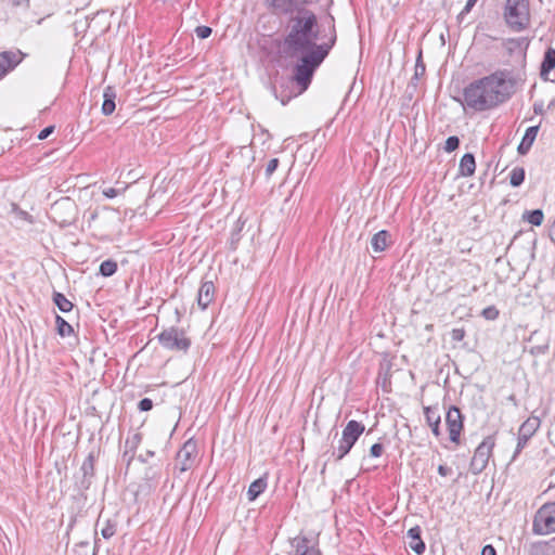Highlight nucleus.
Instances as JSON below:
<instances>
[{
  "instance_id": "nucleus-1",
  "label": "nucleus",
  "mask_w": 555,
  "mask_h": 555,
  "mask_svg": "<svg viewBox=\"0 0 555 555\" xmlns=\"http://www.w3.org/2000/svg\"><path fill=\"white\" fill-rule=\"evenodd\" d=\"M320 38V24L318 15L308 8H300L296 14L288 18L286 24V34L283 39V50L297 62L293 68L292 81L298 87L295 94L278 95L275 87L273 91L275 98L286 105L293 96L305 92L314 76V73L327 57L331 50L337 41V33L334 17L331 16V24L324 34V40L318 43Z\"/></svg>"
},
{
  "instance_id": "nucleus-2",
  "label": "nucleus",
  "mask_w": 555,
  "mask_h": 555,
  "mask_svg": "<svg viewBox=\"0 0 555 555\" xmlns=\"http://www.w3.org/2000/svg\"><path fill=\"white\" fill-rule=\"evenodd\" d=\"M519 80L512 70L498 69L466 86L463 90L464 103L475 112L493 109L512 98Z\"/></svg>"
},
{
  "instance_id": "nucleus-3",
  "label": "nucleus",
  "mask_w": 555,
  "mask_h": 555,
  "mask_svg": "<svg viewBox=\"0 0 555 555\" xmlns=\"http://www.w3.org/2000/svg\"><path fill=\"white\" fill-rule=\"evenodd\" d=\"M503 16L514 31L525 30L530 23L529 0H506Z\"/></svg>"
},
{
  "instance_id": "nucleus-4",
  "label": "nucleus",
  "mask_w": 555,
  "mask_h": 555,
  "mask_svg": "<svg viewBox=\"0 0 555 555\" xmlns=\"http://www.w3.org/2000/svg\"><path fill=\"white\" fill-rule=\"evenodd\" d=\"M159 345L169 351L186 353L191 347V339L183 328L170 326L156 336Z\"/></svg>"
},
{
  "instance_id": "nucleus-5",
  "label": "nucleus",
  "mask_w": 555,
  "mask_h": 555,
  "mask_svg": "<svg viewBox=\"0 0 555 555\" xmlns=\"http://www.w3.org/2000/svg\"><path fill=\"white\" fill-rule=\"evenodd\" d=\"M532 531L540 535L555 532V501L544 503L537 511L533 517Z\"/></svg>"
},
{
  "instance_id": "nucleus-6",
  "label": "nucleus",
  "mask_w": 555,
  "mask_h": 555,
  "mask_svg": "<svg viewBox=\"0 0 555 555\" xmlns=\"http://www.w3.org/2000/svg\"><path fill=\"white\" fill-rule=\"evenodd\" d=\"M494 446V438L492 436H488L477 447L469 464V469L474 475H478L486 469Z\"/></svg>"
},
{
  "instance_id": "nucleus-7",
  "label": "nucleus",
  "mask_w": 555,
  "mask_h": 555,
  "mask_svg": "<svg viewBox=\"0 0 555 555\" xmlns=\"http://www.w3.org/2000/svg\"><path fill=\"white\" fill-rule=\"evenodd\" d=\"M96 461V454L95 451H90L85 461L82 462L79 473L75 475V487L77 490L82 493L83 491H87L94 479L95 476V469L94 464Z\"/></svg>"
},
{
  "instance_id": "nucleus-8",
  "label": "nucleus",
  "mask_w": 555,
  "mask_h": 555,
  "mask_svg": "<svg viewBox=\"0 0 555 555\" xmlns=\"http://www.w3.org/2000/svg\"><path fill=\"white\" fill-rule=\"evenodd\" d=\"M446 424L448 427L450 441L459 444L461 433L464 426V416L457 406L451 405L449 408L446 414Z\"/></svg>"
},
{
  "instance_id": "nucleus-9",
  "label": "nucleus",
  "mask_w": 555,
  "mask_h": 555,
  "mask_svg": "<svg viewBox=\"0 0 555 555\" xmlns=\"http://www.w3.org/2000/svg\"><path fill=\"white\" fill-rule=\"evenodd\" d=\"M269 10L278 16L292 17L300 8H307V1L300 0H266Z\"/></svg>"
},
{
  "instance_id": "nucleus-10",
  "label": "nucleus",
  "mask_w": 555,
  "mask_h": 555,
  "mask_svg": "<svg viewBox=\"0 0 555 555\" xmlns=\"http://www.w3.org/2000/svg\"><path fill=\"white\" fill-rule=\"evenodd\" d=\"M197 453L196 442L189 439L177 453V467L181 473L191 469L195 463Z\"/></svg>"
},
{
  "instance_id": "nucleus-11",
  "label": "nucleus",
  "mask_w": 555,
  "mask_h": 555,
  "mask_svg": "<svg viewBox=\"0 0 555 555\" xmlns=\"http://www.w3.org/2000/svg\"><path fill=\"white\" fill-rule=\"evenodd\" d=\"M294 555H322L321 551L312 545L310 540L304 535H297L291 540Z\"/></svg>"
},
{
  "instance_id": "nucleus-12",
  "label": "nucleus",
  "mask_w": 555,
  "mask_h": 555,
  "mask_svg": "<svg viewBox=\"0 0 555 555\" xmlns=\"http://www.w3.org/2000/svg\"><path fill=\"white\" fill-rule=\"evenodd\" d=\"M22 61V53L4 51L0 53V79L16 67Z\"/></svg>"
},
{
  "instance_id": "nucleus-13",
  "label": "nucleus",
  "mask_w": 555,
  "mask_h": 555,
  "mask_svg": "<svg viewBox=\"0 0 555 555\" xmlns=\"http://www.w3.org/2000/svg\"><path fill=\"white\" fill-rule=\"evenodd\" d=\"M364 425L361 422L351 420L347 423L341 433V438L351 447L356 444L360 436L364 433Z\"/></svg>"
},
{
  "instance_id": "nucleus-14",
  "label": "nucleus",
  "mask_w": 555,
  "mask_h": 555,
  "mask_svg": "<svg viewBox=\"0 0 555 555\" xmlns=\"http://www.w3.org/2000/svg\"><path fill=\"white\" fill-rule=\"evenodd\" d=\"M422 529L420 526L410 528L406 532L409 539V547L417 555H422L425 552L426 545L421 537Z\"/></svg>"
},
{
  "instance_id": "nucleus-15",
  "label": "nucleus",
  "mask_w": 555,
  "mask_h": 555,
  "mask_svg": "<svg viewBox=\"0 0 555 555\" xmlns=\"http://www.w3.org/2000/svg\"><path fill=\"white\" fill-rule=\"evenodd\" d=\"M215 298V285L211 281L203 282L197 294V305L205 310Z\"/></svg>"
},
{
  "instance_id": "nucleus-16",
  "label": "nucleus",
  "mask_w": 555,
  "mask_h": 555,
  "mask_svg": "<svg viewBox=\"0 0 555 555\" xmlns=\"http://www.w3.org/2000/svg\"><path fill=\"white\" fill-rule=\"evenodd\" d=\"M424 415H425V418H426V423L431 428L433 434L436 437H439L440 434H441V430H440L441 414L439 412L438 405L425 406L424 408Z\"/></svg>"
},
{
  "instance_id": "nucleus-17",
  "label": "nucleus",
  "mask_w": 555,
  "mask_h": 555,
  "mask_svg": "<svg viewBox=\"0 0 555 555\" xmlns=\"http://www.w3.org/2000/svg\"><path fill=\"white\" fill-rule=\"evenodd\" d=\"M539 128H540V125H537V126H531L526 130V132L517 147V152L520 155H526L530 151V149L538 135Z\"/></svg>"
},
{
  "instance_id": "nucleus-18",
  "label": "nucleus",
  "mask_w": 555,
  "mask_h": 555,
  "mask_svg": "<svg viewBox=\"0 0 555 555\" xmlns=\"http://www.w3.org/2000/svg\"><path fill=\"white\" fill-rule=\"evenodd\" d=\"M555 68V49L548 48L543 55L540 65V76L542 79L547 80L550 73Z\"/></svg>"
},
{
  "instance_id": "nucleus-19",
  "label": "nucleus",
  "mask_w": 555,
  "mask_h": 555,
  "mask_svg": "<svg viewBox=\"0 0 555 555\" xmlns=\"http://www.w3.org/2000/svg\"><path fill=\"white\" fill-rule=\"evenodd\" d=\"M116 91L113 87L108 86L104 89L103 92V104H102V114L105 116H109L114 113L116 108Z\"/></svg>"
},
{
  "instance_id": "nucleus-20",
  "label": "nucleus",
  "mask_w": 555,
  "mask_h": 555,
  "mask_svg": "<svg viewBox=\"0 0 555 555\" xmlns=\"http://www.w3.org/2000/svg\"><path fill=\"white\" fill-rule=\"evenodd\" d=\"M528 555H555V540L530 544Z\"/></svg>"
},
{
  "instance_id": "nucleus-21",
  "label": "nucleus",
  "mask_w": 555,
  "mask_h": 555,
  "mask_svg": "<svg viewBox=\"0 0 555 555\" xmlns=\"http://www.w3.org/2000/svg\"><path fill=\"white\" fill-rule=\"evenodd\" d=\"M476 169V160L473 153H466L462 156L460 166H459V173L462 177H470L475 173Z\"/></svg>"
},
{
  "instance_id": "nucleus-22",
  "label": "nucleus",
  "mask_w": 555,
  "mask_h": 555,
  "mask_svg": "<svg viewBox=\"0 0 555 555\" xmlns=\"http://www.w3.org/2000/svg\"><path fill=\"white\" fill-rule=\"evenodd\" d=\"M351 449L352 447L348 442H345L340 437L337 448H333L332 451L326 452L330 453L328 461L332 460L334 463H338L350 452Z\"/></svg>"
},
{
  "instance_id": "nucleus-23",
  "label": "nucleus",
  "mask_w": 555,
  "mask_h": 555,
  "mask_svg": "<svg viewBox=\"0 0 555 555\" xmlns=\"http://www.w3.org/2000/svg\"><path fill=\"white\" fill-rule=\"evenodd\" d=\"M390 234L386 230H380L375 233L371 240L372 248L375 253L384 251L388 246Z\"/></svg>"
},
{
  "instance_id": "nucleus-24",
  "label": "nucleus",
  "mask_w": 555,
  "mask_h": 555,
  "mask_svg": "<svg viewBox=\"0 0 555 555\" xmlns=\"http://www.w3.org/2000/svg\"><path fill=\"white\" fill-rule=\"evenodd\" d=\"M541 425V421L538 416L528 417L519 427L518 433L528 437H532Z\"/></svg>"
},
{
  "instance_id": "nucleus-25",
  "label": "nucleus",
  "mask_w": 555,
  "mask_h": 555,
  "mask_svg": "<svg viewBox=\"0 0 555 555\" xmlns=\"http://www.w3.org/2000/svg\"><path fill=\"white\" fill-rule=\"evenodd\" d=\"M267 477H260L254 480L248 488L247 496L249 501H255L267 488Z\"/></svg>"
},
{
  "instance_id": "nucleus-26",
  "label": "nucleus",
  "mask_w": 555,
  "mask_h": 555,
  "mask_svg": "<svg viewBox=\"0 0 555 555\" xmlns=\"http://www.w3.org/2000/svg\"><path fill=\"white\" fill-rule=\"evenodd\" d=\"M505 47L509 53L520 51L525 54L529 47V40L526 37L509 38L505 41Z\"/></svg>"
},
{
  "instance_id": "nucleus-27",
  "label": "nucleus",
  "mask_w": 555,
  "mask_h": 555,
  "mask_svg": "<svg viewBox=\"0 0 555 555\" xmlns=\"http://www.w3.org/2000/svg\"><path fill=\"white\" fill-rule=\"evenodd\" d=\"M52 301L57 307V309L63 313H68L74 308V304L70 300H68L64 294L60 292L53 293Z\"/></svg>"
},
{
  "instance_id": "nucleus-28",
  "label": "nucleus",
  "mask_w": 555,
  "mask_h": 555,
  "mask_svg": "<svg viewBox=\"0 0 555 555\" xmlns=\"http://www.w3.org/2000/svg\"><path fill=\"white\" fill-rule=\"evenodd\" d=\"M56 332L61 337L70 336L74 334L73 326L61 315H55Z\"/></svg>"
},
{
  "instance_id": "nucleus-29",
  "label": "nucleus",
  "mask_w": 555,
  "mask_h": 555,
  "mask_svg": "<svg viewBox=\"0 0 555 555\" xmlns=\"http://www.w3.org/2000/svg\"><path fill=\"white\" fill-rule=\"evenodd\" d=\"M244 222L238 219L231 231V236L229 240V247L231 250H236L238 243L241 241V232L243 230Z\"/></svg>"
},
{
  "instance_id": "nucleus-30",
  "label": "nucleus",
  "mask_w": 555,
  "mask_h": 555,
  "mask_svg": "<svg viewBox=\"0 0 555 555\" xmlns=\"http://www.w3.org/2000/svg\"><path fill=\"white\" fill-rule=\"evenodd\" d=\"M524 219L532 225H541L544 219V214L541 209L527 210L524 214Z\"/></svg>"
},
{
  "instance_id": "nucleus-31",
  "label": "nucleus",
  "mask_w": 555,
  "mask_h": 555,
  "mask_svg": "<svg viewBox=\"0 0 555 555\" xmlns=\"http://www.w3.org/2000/svg\"><path fill=\"white\" fill-rule=\"evenodd\" d=\"M117 262L113 259H107V260H104L101 264H100V268H99V273L102 275V276H105V278H109L112 275H114L117 271Z\"/></svg>"
},
{
  "instance_id": "nucleus-32",
  "label": "nucleus",
  "mask_w": 555,
  "mask_h": 555,
  "mask_svg": "<svg viewBox=\"0 0 555 555\" xmlns=\"http://www.w3.org/2000/svg\"><path fill=\"white\" fill-rule=\"evenodd\" d=\"M525 169L522 167H515L509 173V183L513 188L520 186L525 180Z\"/></svg>"
},
{
  "instance_id": "nucleus-33",
  "label": "nucleus",
  "mask_w": 555,
  "mask_h": 555,
  "mask_svg": "<svg viewBox=\"0 0 555 555\" xmlns=\"http://www.w3.org/2000/svg\"><path fill=\"white\" fill-rule=\"evenodd\" d=\"M142 441V434L134 431L125 440V450L135 452Z\"/></svg>"
},
{
  "instance_id": "nucleus-34",
  "label": "nucleus",
  "mask_w": 555,
  "mask_h": 555,
  "mask_svg": "<svg viewBox=\"0 0 555 555\" xmlns=\"http://www.w3.org/2000/svg\"><path fill=\"white\" fill-rule=\"evenodd\" d=\"M61 209H64L69 212H75L76 206L73 202H70L68 198H66L62 202H56L52 207L53 212H57Z\"/></svg>"
},
{
  "instance_id": "nucleus-35",
  "label": "nucleus",
  "mask_w": 555,
  "mask_h": 555,
  "mask_svg": "<svg viewBox=\"0 0 555 555\" xmlns=\"http://www.w3.org/2000/svg\"><path fill=\"white\" fill-rule=\"evenodd\" d=\"M116 532V522L106 520L105 526L101 530V534L104 539L112 538Z\"/></svg>"
},
{
  "instance_id": "nucleus-36",
  "label": "nucleus",
  "mask_w": 555,
  "mask_h": 555,
  "mask_svg": "<svg viewBox=\"0 0 555 555\" xmlns=\"http://www.w3.org/2000/svg\"><path fill=\"white\" fill-rule=\"evenodd\" d=\"M530 440V437L528 436H525V435H520L518 433V437H517V446H516V449H515V452L513 454V457L512 460L514 461L517 455L522 451V449L527 446L528 441Z\"/></svg>"
},
{
  "instance_id": "nucleus-37",
  "label": "nucleus",
  "mask_w": 555,
  "mask_h": 555,
  "mask_svg": "<svg viewBox=\"0 0 555 555\" xmlns=\"http://www.w3.org/2000/svg\"><path fill=\"white\" fill-rule=\"evenodd\" d=\"M460 146V139L456 135H451L446 140L444 151L447 153H452L457 150Z\"/></svg>"
},
{
  "instance_id": "nucleus-38",
  "label": "nucleus",
  "mask_w": 555,
  "mask_h": 555,
  "mask_svg": "<svg viewBox=\"0 0 555 555\" xmlns=\"http://www.w3.org/2000/svg\"><path fill=\"white\" fill-rule=\"evenodd\" d=\"M481 315L492 321L499 317V310L494 306H489L482 310Z\"/></svg>"
},
{
  "instance_id": "nucleus-39",
  "label": "nucleus",
  "mask_w": 555,
  "mask_h": 555,
  "mask_svg": "<svg viewBox=\"0 0 555 555\" xmlns=\"http://www.w3.org/2000/svg\"><path fill=\"white\" fill-rule=\"evenodd\" d=\"M212 33V29L209 26H197L195 28V34L199 39L208 38Z\"/></svg>"
},
{
  "instance_id": "nucleus-40",
  "label": "nucleus",
  "mask_w": 555,
  "mask_h": 555,
  "mask_svg": "<svg viewBox=\"0 0 555 555\" xmlns=\"http://www.w3.org/2000/svg\"><path fill=\"white\" fill-rule=\"evenodd\" d=\"M451 339L454 343L462 341L466 335V332L463 327L460 328H453L450 333Z\"/></svg>"
},
{
  "instance_id": "nucleus-41",
  "label": "nucleus",
  "mask_w": 555,
  "mask_h": 555,
  "mask_svg": "<svg viewBox=\"0 0 555 555\" xmlns=\"http://www.w3.org/2000/svg\"><path fill=\"white\" fill-rule=\"evenodd\" d=\"M279 158H271L266 166V176L269 178L279 167Z\"/></svg>"
},
{
  "instance_id": "nucleus-42",
  "label": "nucleus",
  "mask_w": 555,
  "mask_h": 555,
  "mask_svg": "<svg viewBox=\"0 0 555 555\" xmlns=\"http://www.w3.org/2000/svg\"><path fill=\"white\" fill-rule=\"evenodd\" d=\"M138 409L141 412H147L153 409V401L150 398H143L138 403Z\"/></svg>"
},
{
  "instance_id": "nucleus-43",
  "label": "nucleus",
  "mask_w": 555,
  "mask_h": 555,
  "mask_svg": "<svg viewBox=\"0 0 555 555\" xmlns=\"http://www.w3.org/2000/svg\"><path fill=\"white\" fill-rule=\"evenodd\" d=\"M384 452V446L379 442L374 443L370 449V455L372 457H379Z\"/></svg>"
},
{
  "instance_id": "nucleus-44",
  "label": "nucleus",
  "mask_w": 555,
  "mask_h": 555,
  "mask_svg": "<svg viewBox=\"0 0 555 555\" xmlns=\"http://www.w3.org/2000/svg\"><path fill=\"white\" fill-rule=\"evenodd\" d=\"M425 73V65L422 63V53H420L418 59L416 61L415 65V74L414 77L417 78L421 75H424Z\"/></svg>"
},
{
  "instance_id": "nucleus-45",
  "label": "nucleus",
  "mask_w": 555,
  "mask_h": 555,
  "mask_svg": "<svg viewBox=\"0 0 555 555\" xmlns=\"http://www.w3.org/2000/svg\"><path fill=\"white\" fill-rule=\"evenodd\" d=\"M54 131V126H48L38 133V140H46Z\"/></svg>"
},
{
  "instance_id": "nucleus-46",
  "label": "nucleus",
  "mask_w": 555,
  "mask_h": 555,
  "mask_svg": "<svg viewBox=\"0 0 555 555\" xmlns=\"http://www.w3.org/2000/svg\"><path fill=\"white\" fill-rule=\"evenodd\" d=\"M476 2L477 1L467 0L464 9L461 11L457 18H463L464 15L468 14L472 11V9L474 8V5L476 4Z\"/></svg>"
},
{
  "instance_id": "nucleus-47",
  "label": "nucleus",
  "mask_w": 555,
  "mask_h": 555,
  "mask_svg": "<svg viewBox=\"0 0 555 555\" xmlns=\"http://www.w3.org/2000/svg\"><path fill=\"white\" fill-rule=\"evenodd\" d=\"M476 2L477 1L467 0L464 9L461 11L457 18H463L464 15L468 14L472 11V9L474 8V5L476 4Z\"/></svg>"
},
{
  "instance_id": "nucleus-48",
  "label": "nucleus",
  "mask_w": 555,
  "mask_h": 555,
  "mask_svg": "<svg viewBox=\"0 0 555 555\" xmlns=\"http://www.w3.org/2000/svg\"><path fill=\"white\" fill-rule=\"evenodd\" d=\"M135 456V452L125 450L122 453V460L126 462L127 468L131 465L133 459Z\"/></svg>"
},
{
  "instance_id": "nucleus-49",
  "label": "nucleus",
  "mask_w": 555,
  "mask_h": 555,
  "mask_svg": "<svg viewBox=\"0 0 555 555\" xmlns=\"http://www.w3.org/2000/svg\"><path fill=\"white\" fill-rule=\"evenodd\" d=\"M119 194V190L114 188H107L103 190V195L107 198H114Z\"/></svg>"
},
{
  "instance_id": "nucleus-50",
  "label": "nucleus",
  "mask_w": 555,
  "mask_h": 555,
  "mask_svg": "<svg viewBox=\"0 0 555 555\" xmlns=\"http://www.w3.org/2000/svg\"><path fill=\"white\" fill-rule=\"evenodd\" d=\"M533 112L535 115H543L544 114V104L542 101H537L533 104Z\"/></svg>"
},
{
  "instance_id": "nucleus-51",
  "label": "nucleus",
  "mask_w": 555,
  "mask_h": 555,
  "mask_svg": "<svg viewBox=\"0 0 555 555\" xmlns=\"http://www.w3.org/2000/svg\"><path fill=\"white\" fill-rule=\"evenodd\" d=\"M481 555H496V551L491 544H487L482 547Z\"/></svg>"
},
{
  "instance_id": "nucleus-52",
  "label": "nucleus",
  "mask_w": 555,
  "mask_h": 555,
  "mask_svg": "<svg viewBox=\"0 0 555 555\" xmlns=\"http://www.w3.org/2000/svg\"><path fill=\"white\" fill-rule=\"evenodd\" d=\"M451 472H452V470H451V468H450V467H448V466H446V465H439V466H438V474H439L440 476L446 477V476L450 475V474H451Z\"/></svg>"
},
{
  "instance_id": "nucleus-53",
  "label": "nucleus",
  "mask_w": 555,
  "mask_h": 555,
  "mask_svg": "<svg viewBox=\"0 0 555 555\" xmlns=\"http://www.w3.org/2000/svg\"><path fill=\"white\" fill-rule=\"evenodd\" d=\"M154 455H155V452H154V451L149 450V451H146L145 456H144L143 454H140V455L138 456V460H139L140 462H142V463H145V462L147 461V457H153Z\"/></svg>"
},
{
  "instance_id": "nucleus-54",
  "label": "nucleus",
  "mask_w": 555,
  "mask_h": 555,
  "mask_svg": "<svg viewBox=\"0 0 555 555\" xmlns=\"http://www.w3.org/2000/svg\"><path fill=\"white\" fill-rule=\"evenodd\" d=\"M550 237H551L552 242L555 244V219H554L553 224L550 228Z\"/></svg>"
},
{
  "instance_id": "nucleus-55",
  "label": "nucleus",
  "mask_w": 555,
  "mask_h": 555,
  "mask_svg": "<svg viewBox=\"0 0 555 555\" xmlns=\"http://www.w3.org/2000/svg\"><path fill=\"white\" fill-rule=\"evenodd\" d=\"M507 400H508L509 402H512V404H513L514 406H516V408L518 406V400H517V398H516V396H515L514 393L509 395V396L507 397Z\"/></svg>"
},
{
  "instance_id": "nucleus-56",
  "label": "nucleus",
  "mask_w": 555,
  "mask_h": 555,
  "mask_svg": "<svg viewBox=\"0 0 555 555\" xmlns=\"http://www.w3.org/2000/svg\"><path fill=\"white\" fill-rule=\"evenodd\" d=\"M14 5L28 4L29 0H12Z\"/></svg>"
},
{
  "instance_id": "nucleus-57",
  "label": "nucleus",
  "mask_w": 555,
  "mask_h": 555,
  "mask_svg": "<svg viewBox=\"0 0 555 555\" xmlns=\"http://www.w3.org/2000/svg\"><path fill=\"white\" fill-rule=\"evenodd\" d=\"M72 221H73V220H66V219H64V220L60 221V223H61L62 225H67V224H70V223H72Z\"/></svg>"
},
{
  "instance_id": "nucleus-58",
  "label": "nucleus",
  "mask_w": 555,
  "mask_h": 555,
  "mask_svg": "<svg viewBox=\"0 0 555 555\" xmlns=\"http://www.w3.org/2000/svg\"><path fill=\"white\" fill-rule=\"evenodd\" d=\"M554 106H555V99H554V100H552V101L548 103L547 108H548V109H552Z\"/></svg>"
},
{
  "instance_id": "nucleus-59",
  "label": "nucleus",
  "mask_w": 555,
  "mask_h": 555,
  "mask_svg": "<svg viewBox=\"0 0 555 555\" xmlns=\"http://www.w3.org/2000/svg\"><path fill=\"white\" fill-rule=\"evenodd\" d=\"M552 540H555V538H553Z\"/></svg>"
}]
</instances>
